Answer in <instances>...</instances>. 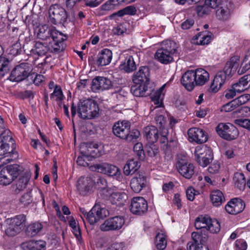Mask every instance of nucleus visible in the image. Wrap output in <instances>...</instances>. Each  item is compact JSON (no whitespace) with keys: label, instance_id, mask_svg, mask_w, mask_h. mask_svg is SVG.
<instances>
[{"label":"nucleus","instance_id":"obj_1","mask_svg":"<svg viewBox=\"0 0 250 250\" xmlns=\"http://www.w3.org/2000/svg\"><path fill=\"white\" fill-rule=\"evenodd\" d=\"M78 113L80 117L83 119H91L98 115L99 107L93 100L86 99L81 101L78 105Z\"/></svg>","mask_w":250,"mask_h":250},{"label":"nucleus","instance_id":"obj_47","mask_svg":"<svg viewBox=\"0 0 250 250\" xmlns=\"http://www.w3.org/2000/svg\"><path fill=\"white\" fill-rule=\"evenodd\" d=\"M50 38L52 39V41H64L66 39V36L54 27H50Z\"/></svg>","mask_w":250,"mask_h":250},{"label":"nucleus","instance_id":"obj_33","mask_svg":"<svg viewBox=\"0 0 250 250\" xmlns=\"http://www.w3.org/2000/svg\"><path fill=\"white\" fill-rule=\"evenodd\" d=\"M25 218L23 215H21L14 218L7 220V224H11L15 228L18 229L21 231L25 225Z\"/></svg>","mask_w":250,"mask_h":250},{"label":"nucleus","instance_id":"obj_22","mask_svg":"<svg viewBox=\"0 0 250 250\" xmlns=\"http://www.w3.org/2000/svg\"><path fill=\"white\" fill-rule=\"evenodd\" d=\"M172 55L168 48H161L155 53V58L161 63L167 64L172 61Z\"/></svg>","mask_w":250,"mask_h":250},{"label":"nucleus","instance_id":"obj_13","mask_svg":"<svg viewBox=\"0 0 250 250\" xmlns=\"http://www.w3.org/2000/svg\"><path fill=\"white\" fill-rule=\"evenodd\" d=\"M150 80L149 68L146 66H141L138 71L132 76V81L134 84H148Z\"/></svg>","mask_w":250,"mask_h":250},{"label":"nucleus","instance_id":"obj_48","mask_svg":"<svg viewBox=\"0 0 250 250\" xmlns=\"http://www.w3.org/2000/svg\"><path fill=\"white\" fill-rule=\"evenodd\" d=\"M64 41H52L49 43L48 46L49 51L51 52H58L64 49Z\"/></svg>","mask_w":250,"mask_h":250},{"label":"nucleus","instance_id":"obj_44","mask_svg":"<svg viewBox=\"0 0 250 250\" xmlns=\"http://www.w3.org/2000/svg\"><path fill=\"white\" fill-rule=\"evenodd\" d=\"M90 213L95 214L99 220L106 217L108 215V211L104 208H101L99 205L94 206L90 210Z\"/></svg>","mask_w":250,"mask_h":250},{"label":"nucleus","instance_id":"obj_43","mask_svg":"<svg viewBox=\"0 0 250 250\" xmlns=\"http://www.w3.org/2000/svg\"><path fill=\"white\" fill-rule=\"evenodd\" d=\"M29 178L27 174H24L20 176L16 184V192H19L25 188L29 182Z\"/></svg>","mask_w":250,"mask_h":250},{"label":"nucleus","instance_id":"obj_61","mask_svg":"<svg viewBox=\"0 0 250 250\" xmlns=\"http://www.w3.org/2000/svg\"><path fill=\"white\" fill-rule=\"evenodd\" d=\"M247 244L243 239H237L235 242V250H246Z\"/></svg>","mask_w":250,"mask_h":250},{"label":"nucleus","instance_id":"obj_58","mask_svg":"<svg viewBox=\"0 0 250 250\" xmlns=\"http://www.w3.org/2000/svg\"><path fill=\"white\" fill-rule=\"evenodd\" d=\"M82 155L79 156L77 160V163L79 166L83 167H87L89 165V164L87 162V160H89V156L85 155V152L83 151L82 152Z\"/></svg>","mask_w":250,"mask_h":250},{"label":"nucleus","instance_id":"obj_15","mask_svg":"<svg viewBox=\"0 0 250 250\" xmlns=\"http://www.w3.org/2000/svg\"><path fill=\"white\" fill-rule=\"evenodd\" d=\"M245 208L243 201L239 198L231 199L226 205V211L230 214H237L241 212Z\"/></svg>","mask_w":250,"mask_h":250},{"label":"nucleus","instance_id":"obj_34","mask_svg":"<svg viewBox=\"0 0 250 250\" xmlns=\"http://www.w3.org/2000/svg\"><path fill=\"white\" fill-rule=\"evenodd\" d=\"M48 51H49L48 46L41 42H36L31 50L33 55L39 56L45 55Z\"/></svg>","mask_w":250,"mask_h":250},{"label":"nucleus","instance_id":"obj_24","mask_svg":"<svg viewBox=\"0 0 250 250\" xmlns=\"http://www.w3.org/2000/svg\"><path fill=\"white\" fill-rule=\"evenodd\" d=\"M85 155L89 157H99L104 153L103 146L96 144H91L86 146Z\"/></svg>","mask_w":250,"mask_h":250},{"label":"nucleus","instance_id":"obj_29","mask_svg":"<svg viewBox=\"0 0 250 250\" xmlns=\"http://www.w3.org/2000/svg\"><path fill=\"white\" fill-rule=\"evenodd\" d=\"M210 201L214 207H219L225 201V197L219 190L212 191L210 194Z\"/></svg>","mask_w":250,"mask_h":250},{"label":"nucleus","instance_id":"obj_52","mask_svg":"<svg viewBox=\"0 0 250 250\" xmlns=\"http://www.w3.org/2000/svg\"><path fill=\"white\" fill-rule=\"evenodd\" d=\"M127 0H109L103 5V8L105 10L113 9L119 4L126 1Z\"/></svg>","mask_w":250,"mask_h":250},{"label":"nucleus","instance_id":"obj_19","mask_svg":"<svg viewBox=\"0 0 250 250\" xmlns=\"http://www.w3.org/2000/svg\"><path fill=\"white\" fill-rule=\"evenodd\" d=\"M240 58L238 56H235L230 58L227 62L224 67L223 72L225 73V76L229 77L232 75L236 71L239 65Z\"/></svg>","mask_w":250,"mask_h":250},{"label":"nucleus","instance_id":"obj_56","mask_svg":"<svg viewBox=\"0 0 250 250\" xmlns=\"http://www.w3.org/2000/svg\"><path fill=\"white\" fill-rule=\"evenodd\" d=\"M210 9L213 8H211V7L209 6L208 5H207L205 0V3L203 5H199L197 6L196 11L199 16H203L205 15L208 14L210 11Z\"/></svg>","mask_w":250,"mask_h":250},{"label":"nucleus","instance_id":"obj_26","mask_svg":"<svg viewBox=\"0 0 250 250\" xmlns=\"http://www.w3.org/2000/svg\"><path fill=\"white\" fill-rule=\"evenodd\" d=\"M146 139L150 144L157 142L158 139V130L154 126L151 125L146 127L144 129Z\"/></svg>","mask_w":250,"mask_h":250},{"label":"nucleus","instance_id":"obj_50","mask_svg":"<svg viewBox=\"0 0 250 250\" xmlns=\"http://www.w3.org/2000/svg\"><path fill=\"white\" fill-rule=\"evenodd\" d=\"M207 230L209 231L212 233H216L220 230V225L219 222L216 219L211 218L210 222L208 223Z\"/></svg>","mask_w":250,"mask_h":250},{"label":"nucleus","instance_id":"obj_49","mask_svg":"<svg viewBox=\"0 0 250 250\" xmlns=\"http://www.w3.org/2000/svg\"><path fill=\"white\" fill-rule=\"evenodd\" d=\"M50 32V28H48L46 25H42L39 27L37 33L38 37L43 40H47L49 39Z\"/></svg>","mask_w":250,"mask_h":250},{"label":"nucleus","instance_id":"obj_2","mask_svg":"<svg viewBox=\"0 0 250 250\" xmlns=\"http://www.w3.org/2000/svg\"><path fill=\"white\" fill-rule=\"evenodd\" d=\"M21 169L20 166L13 165L3 168L0 171V185H10L20 175Z\"/></svg>","mask_w":250,"mask_h":250},{"label":"nucleus","instance_id":"obj_64","mask_svg":"<svg viewBox=\"0 0 250 250\" xmlns=\"http://www.w3.org/2000/svg\"><path fill=\"white\" fill-rule=\"evenodd\" d=\"M133 149L136 154L141 159L144 154L142 144L140 143H136L134 146Z\"/></svg>","mask_w":250,"mask_h":250},{"label":"nucleus","instance_id":"obj_45","mask_svg":"<svg viewBox=\"0 0 250 250\" xmlns=\"http://www.w3.org/2000/svg\"><path fill=\"white\" fill-rule=\"evenodd\" d=\"M191 238L195 245H198L206 243L207 237L205 234H203L201 230L194 231L191 233Z\"/></svg>","mask_w":250,"mask_h":250},{"label":"nucleus","instance_id":"obj_53","mask_svg":"<svg viewBox=\"0 0 250 250\" xmlns=\"http://www.w3.org/2000/svg\"><path fill=\"white\" fill-rule=\"evenodd\" d=\"M8 62L6 58L0 56V77H3L8 71Z\"/></svg>","mask_w":250,"mask_h":250},{"label":"nucleus","instance_id":"obj_5","mask_svg":"<svg viewBox=\"0 0 250 250\" xmlns=\"http://www.w3.org/2000/svg\"><path fill=\"white\" fill-rule=\"evenodd\" d=\"M90 168L92 171L115 176L118 180L120 179L121 171L118 167L114 165L108 163L97 164L90 166Z\"/></svg>","mask_w":250,"mask_h":250},{"label":"nucleus","instance_id":"obj_35","mask_svg":"<svg viewBox=\"0 0 250 250\" xmlns=\"http://www.w3.org/2000/svg\"><path fill=\"white\" fill-rule=\"evenodd\" d=\"M166 84L162 85L158 90L153 93L152 95V100L154 104L159 107L161 104L164 98L165 89Z\"/></svg>","mask_w":250,"mask_h":250},{"label":"nucleus","instance_id":"obj_51","mask_svg":"<svg viewBox=\"0 0 250 250\" xmlns=\"http://www.w3.org/2000/svg\"><path fill=\"white\" fill-rule=\"evenodd\" d=\"M136 9L133 6H128L125 8L118 11L115 15L119 17H122L125 15H135L136 13Z\"/></svg>","mask_w":250,"mask_h":250},{"label":"nucleus","instance_id":"obj_40","mask_svg":"<svg viewBox=\"0 0 250 250\" xmlns=\"http://www.w3.org/2000/svg\"><path fill=\"white\" fill-rule=\"evenodd\" d=\"M50 98L56 101L59 106L62 105V101L64 96L63 94L61 86H56L53 92L51 94Z\"/></svg>","mask_w":250,"mask_h":250},{"label":"nucleus","instance_id":"obj_63","mask_svg":"<svg viewBox=\"0 0 250 250\" xmlns=\"http://www.w3.org/2000/svg\"><path fill=\"white\" fill-rule=\"evenodd\" d=\"M9 227L5 230V233L10 236H13L19 233L20 231L18 229L15 228L11 224H8Z\"/></svg>","mask_w":250,"mask_h":250},{"label":"nucleus","instance_id":"obj_39","mask_svg":"<svg viewBox=\"0 0 250 250\" xmlns=\"http://www.w3.org/2000/svg\"><path fill=\"white\" fill-rule=\"evenodd\" d=\"M211 150L205 145L198 146L196 147L194 151L195 159L200 158L202 156H209L212 154Z\"/></svg>","mask_w":250,"mask_h":250},{"label":"nucleus","instance_id":"obj_7","mask_svg":"<svg viewBox=\"0 0 250 250\" xmlns=\"http://www.w3.org/2000/svg\"><path fill=\"white\" fill-rule=\"evenodd\" d=\"M123 217L117 216L106 219L100 226V229L103 231H114L120 229L125 224Z\"/></svg>","mask_w":250,"mask_h":250},{"label":"nucleus","instance_id":"obj_57","mask_svg":"<svg viewBox=\"0 0 250 250\" xmlns=\"http://www.w3.org/2000/svg\"><path fill=\"white\" fill-rule=\"evenodd\" d=\"M238 107V106L234 99L231 102L224 105L221 108V111L225 112H230Z\"/></svg>","mask_w":250,"mask_h":250},{"label":"nucleus","instance_id":"obj_23","mask_svg":"<svg viewBox=\"0 0 250 250\" xmlns=\"http://www.w3.org/2000/svg\"><path fill=\"white\" fill-rule=\"evenodd\" d=\"M112 59L111 51L107 48L104 49L98 55L97 63L100 66H105L110 63Z\"/></svg>","mask_w":250,"mask_h":250},{"label":"nucleus","instance_id":"obj_3","mask_svg":"<svg viewBox=\"0 0 250 250\" xmlns=\"http://www.w3.org/2000/svg\"><path fill=\"white\" fill-rule=\"evenodd\" d=\"M217 134L222 138L227 140H232L239 135L237 128L229 123H220L216 127Z\"/></svg>","mask_w":250,"mask_h":250},{"label":"nucleus","instance_id":"obj_27","mask_svg":"<svg viewBox=\"0 0 250 250\" xmlns=\"http://www.w3.org/2000/svg\"><path fill=\"white\" fill-rule=\"evenodd\" d=\"M127 199V195L124 191H117L112 192L109 199L112 204L120 205L123 204Z\"/></svg>","mask_w":250,"mask_h":250},{"label":"nucleus","instance_id":"obj_9","mask_svg":"<svg viewBox=\"0 0 250 250\" xmlns=\"http://www.w3.org/2000/svg\"><path fill=\"white\" fill-rule=\"evenodd\" d=\"M147 201L143 197L138 196L132 199L130 209L133 214H142L147 210Z\"/></svg>","mask_w":250,"mask_h":250},{"label":"nucleus","instance_id":"obj_54","mask_svg":"<svg viewBox=\"0 0 250 250\" xmlns=\"http://www.w3.org/2000/svg\"><path fill=\"white\" fill-rule=\"evenodd\" d=\"M213 158V154H211L209 156H202L196 159L197 162L202 167H207L211 162Z\"/></svg>","mask_w":250,"mask_h":250},{"label":"nucleus","instance_id":"obj_41","mask_svg":"<svg viewBox=\"0 0 250 250\" xmlns=\"http://www.w3.org/2000/svg\"><path fill=\"white\" fill-rule=\"evenodd\" d=\"M234 185L240 190H243L246 186V179L244 175L242 173L236 172L233 177Z\"/></svg>","mask_w":250,"mask_h":250},{"label":"nucleus","instance_id":"obj_62","mask_svg":"<svg viewBox=\"0 0 250 250\" xmlns=\"http://www.w3.org/2000/svg\"><path fill=\"white\" fill-rule=\"evenodd\" d=\"M95 188L99 190H103L107 187V182L104 178H100L97 179L96 183L94 184Z\"/></svg>","mask_w":250,"mask_h":250},{"label":"nucleus","instance_id":"obj_14","mask_svg":"<svg viewBox=\"0 0 250 250\" xmlns=\"http://www.w3.org/2000/svg\"><path fill=\"white\" fill-rule=\"evenodd\" d=\"M227 78L223 71L218 72L211 82L208 91L212 93H217L226 83Z\"/></svg>","mask_w":250,"mask_h":250},{"label":"nucleus","instance_id":"obj_16","mask_svg":"<svg viewBox=\"0 0 250 250\" xmlns=\"http://www.w3.org/2000/svg\"><path fill=\"white\" fill-rule=\"evenodd\" d=\"M94 186V181L90 177H81L77 183V188L80 194L84 195Z\"/></svg>","mask_w":250,"mask_h":250},{"label":"nucleus","instance_id":"obj_38","mask_svg":"<svg viewBox=\"0 0 250 250\" xmlns=\"http://www.w3.org/2000/svg\"><path fill=\"white\" fill-rule=\"evenodd\" d=\"M211 218L207 215H200L196 218L195 221V227L197 229H207Z\"/></svg>","mask_w":250,"mask_h":250},{"label":"nucleus","instance_id":"obj_21","mask_svg":"<svg viewBox=\"0 0 250 250\" xmlns=\"http://www.w3.org/2000/svg\"><path fill=\"white\" fill-rule=\"evenodd\" d=\"M182 85L188 91H191L194 88L195 84V79L193 70L187 71L182 76L181 79Z\"/></svg>","mask_w":250,"mask_h":250},{"label":"nucleus","instance_id":"obj_18","mask_svg":"<svg viewBox=\"0 0 250 250\" xmlns=\"http://www.w3.org/2000/svg\"><path fill=\"white\" fill-rule=\"evenodd\" d=\"M177 167L179 172L187 179H190L194 174V167L191 163L179 160L177 164Z\"/></svg>","mask_w":250,"mask_h":250},{"label":"nucleus","instance_id":"obj_60","mask_svg":"<svg viewBox=\"0 0 250 250\" xmlns=\"http://www.w3.org/2000/svg\"><path fill=\"white\" fill-rule=\"evenodd\" d=\"M250 99V95L245 94L234 99L238 106L246 103Z\"/></svg>","mask_w":250,"mask_h":250},{"label":"nucleus","instance_id":"obj_11","mask_svg":"<svg viewBox=\"0 0 250 250\" xmlns=\"http://www.w3.org/2000/svg\"><path fill=\"white\" fill-rule=\"evenodd\" d=\"M130 129V123L126 121H118L115 123L112 127L113 134L123 139L127 138Z\"/></svg>","mask_w":250,"mask_h":250},{"label":"nucleus","instance_id":"obj_17","mask_svg":"<svg viewBox=\"0 0 250 250\" xmlns=\"http://www.w3.org/2000/svg\"><path fill=\"white\" fill-rule=\"evenodd\" d=\"M188 135L192 141L198 144L205 143L207 140V135L205 131L200 128L193 127L188 130Z\"/></svg>","mask_w":250,"mask_h":250},{"label":"nucleus","instance_id":"obj_12","mask_svg":"<svg viewBox=\"0 0 250 250\" xmlns=\"http://www.w3.org/2000/svg\"><path fill=\"white\" fill-rule=\"evenodd\" d=\"M112 86V82L110 79L104 77H97L92 80L91 88L93 91L97 92L109 89Z\"/></svg>","mask_w":250,"mask_h":250},{"label":"nucleus","instance_id":"obj_31","mask_svg":"<svg viewBox=\"0 0 250 250\" xmlns=\"http://www.w3.org/2000/svg\"><path fill=\"white\" fill-rule=\"evenodd\" d=\"M155 246L157 249L164 250L167 245V235L163 230L158 232L155 237Z\"/></svg>","mask_w":250,"mask_h":250},{"label":"nucleus","instance_id":"obj_46","mask_svg":"<svg viewBox=\"0 0 250 250\" xmlns=\"http://www.w3.org/2000/svg\"><path fill=\"white\" fill-rule=\"evenodd\" d=\"M250 69V50L247 52L243 62L241 63L240 68L238 71L239 74H242Z\"/></svg>","mask_w":250,"mask_h":250},{"label":"nucleus","instance_id":"obj_42","mask_svg":"<svg viewBox=\"0 0 250 250\" xmlns=\"http://www.w3.org/2000/svg\"><path fill=\"white\" fill-rule=\"evenodd\" d=\"M212 39L210 35L206 34H199L195 36L194 38L195 43L198 45H206L208 44Z\"/></svg>","mask_w":250,"mask_h":250},{"label":"nucleus","instance_id":"obj_28","mask_svg":"<svg viewBox=\"0 0 250 250\" xmlns=\"http://www.w3.org/2000/svg\"><path fill=\"white\" fill-rule=\"evenodd\" d=\"M120 69L127 73H130L136 69V65L132 56L126 58L120 65Z\"/></svg>","mask_w":250,"mask_h":250},{"label":"nucleus","instance_id":"obj_4","mask_svg":"<svg viewBox=\"0 0 250 250\" xmlns=\"http://www.w3.org/2000/svg\"><path fill=\"white\" fill-rule=\"evenodd\" d=\"M0 155L3 156L8 153L9 145L8 142L12 140L11 131L5 129L4 121L0 117Z\"/></svg>","mask_w":250,"mask_h":250},{"label":"nucleus","instance_id":"obj_20","mask_svg":"<svg viewBox=\"0 0 250 250\" xmlns=\"http://www.w3.org/2000/svg\"><path fill=\"white\" fill-rule=\"evenodd\" d=\"M193 71L195 79L196 85H204L209 80V73L205 69L203 68H197L195 70H193Z\"/></svg>","mask_w":250,"mask_h":250},{"label":"nucleus","instance_id":"obj_8","mask_svg":"<svg viewBox=\"0 0 250 250\" xmlns=\"http://www.w3.org/2000/svg\"><path fill=\"white\" fill-rule=\"evenodd\" d=\"M49 15L51 22L55 24L65 21L67 18V14L64 9L58 4L52 5L50 7Z\"/></svg>","mask_w":250,"mask_h":250},{"label":"nucleus","instance_id":"obj_55","mask_svg":"<svg viewBox=\"0 0 250 250\" xmlns=\"http://www.w3.org/2000/svg\"><path fill=\"white\" fill-rule=\"evenodd\" d=\"M81 212L84 215V217L90 224H94L99 220V219L96 217V216L95 214H92L90 213V210L88 212L85 211L84 209L81 208Z\"/></svg>","mask_w":250,"mask_h":250},{"label":"nucleus","instance_id":"obj_32","mask_svg":"<svg viewBox=\"0 0 250 250\" xmlns=\"http://www.w3.org/2000/svg\"><path fill=\"white\" fill-rule=\"evenodd\" d=\"M231 16V12L227 5L219 7L216 11V18L220 21H227Z\"/></svg>","mask_w":250,"mask_h":250},{"label":"nucleus","instance_id":"obj_6","mask_svg":"<svg viewBox=\"0 0 250 250\" xmlns=\"http://www.w3.org/2000/svg\"><path fill=\"white\" fill-rule=\"evenodd\" d=\"M30 70L29 64L21 63L17 65L12 71L9 79L12 82H21L27 77Z\"/></svg>","mask_w":250,"mask_h":250},{"label":"nucleus","instance_id":"obj_36","mask_svg":"<svg viewBox=\"0 0 250 250\" xmlns=\"http://www.w3.org/2000/svg\"><path fill=\"white\" fill-rule=\"evenodd\" d=\"M147 84L145 83L135 84L131 88V92L136 97H143L145 95L146 92L147 90Z\"/></svg>","mask_w":250,"mask_h":250},{"label":"nucleus","instance_id":"obj_37","mask_svg":"<svg viewBox=\"0 0 250 250\" xmlns=\"http://www.w3.org/2000/svg\"><path fill=\"white\" fill-rule=\"evenodd\" d=\"M42 229V225L39 222H35L29 225L26 229V234L29 237L36 235Z\"/></svg>","mask_w":250,"mask_h":250},{"label":"nucleus","instance_id":"obj_30","mask_svg":"<svg viewBox=\"0 0 250 250\" xmlns=\"http://www.w3.org/2000/svg\"><path fill=\"white\" fill-rule=\"evenodd\" d=\"M140 165L137 160L131 159L128 160L124 167L125 175H129L134 173L140 167Z\"/></svg>","mask_w":250,"mask_h":250},{"label":"nucleus","instance_id":"obj_10","mask_svg":"<svg viewBox=\"0 0 250 250\" xmlns=\"http://www.w3.org/2000/svg\"><path fill=\"white\" fill-rule=\"evenodd\" d=\"M147 183L146 175L145 173H139L131 179L130 186L134 192L139 193L147 186Z\"/></svg>","mask_w":250,"mask_h":250},{"label":"nucleus","instance_id":"obj_25","mask_svg":"<svg viewBox=\"0 0 250 250\" xmlns=\"http://www.w3.org/2000/svg\"><path fill=\"white\" fill-rule=\"evenodd\" d=\"M46 243L42 240H31L23 245V250H45Z\"/></svg>","mask_w":250,"mask_h":250},{"label":"nucleus","instance_id":"obj_59","mask_svg":"<svg viewBox=\"0 0 250 250\" xmlns=\"http://www.w3.org/2000/svg\"><path fill=\"white\" fill-rule=\"evenodd\" d=\"M234 123L239 126L250 130V119H238L235 120Z\"/></svg>","mask_w":250,"mask_h":250}]
</instances>
